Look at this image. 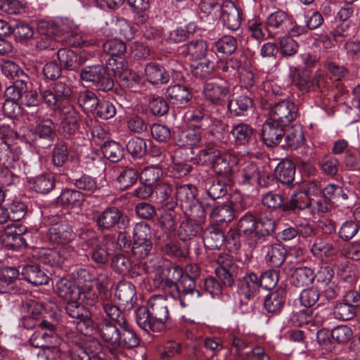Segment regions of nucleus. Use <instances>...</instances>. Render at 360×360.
I'll return each instance as SVG.
<instances>
[{
	"instance_id": "f257e3e1",
	"label": "nucleus",
	"mask_w": 360,
	"mask_h": 360,
	"mask_svg": "<svg viewBox=\"0 0 360 360\" xmlns=\"http://www.w3.org/2000/svg\"><path fill=\"white\" fill-rule=\"evenodd\" d=\"M103 310L113 323L106 319L96 323L95 334L107 344L110 354L119 359L124 349H131L139 345V338L129 326L125 314L111 303H104Z\"/></svg>"
},
{
	"instance_id": "f03ea898",
	"label": "nucleus",
	"mask_w": 360,
	"mask_h": 360,
	"mask_svg": "<svg viewBox=\"0 0 360 360\" xmlns=\"http://www.w3.org/2000/svg\"><path fill=\"white\" fill-rule=\"evenodd\" d=\"M167 271V276L162 279L161 287L173 298L178 300L182 307L200 297L201 294L195 289V281L189 275L184 274L182 269L172 266Z\"/></svg>"
},
{
	"instance_id": "7ed1b4c3",
	"label": "nucleus",
	"mask_w": 360,
	"mask_h": 360,
	"mask_svg": "<svg viewBox=\"0 0 360 360\" xmlns=\"http://www.w3.org/2000/svg\"><path fill=\"white\" fill-rule=\"evenodd\" d=\"M169 313L167 300L162 295H154L148 307H140L136 311L138 326L145 331L160 332L165 328Z\"/></svg>"
},
{
	"instance_id": "20e7f679",
	"label": "nucleus",
	"mask_w": 360,
	"mask_h": 360,
	"mask_svg": "<svg viewBox=\"0 0 360 360\" xmlns=\"http://www.w3.org/2000/svg\"><path fill=\"white\" fill-rule=\"evenodd\" d=\"M25 214V206L20 202H13L1 209V224L11 220L12 223L4 227L1 232V243L8 249L15 250L26 246V240L22 237L25 228L13 222L20 220Z\"/></svg>"
},
{
	"instance_id": "39448f33",
	"label": "nucleus",
	"mask_w": 360,
	"mask_h": 360,
	"mask_svg": "<svg viewBox=\"0 0 360 360\" xmlns=\"http://www.w3.org/2000/svg\"><path fill=\"white\" fill-rule=\"evenodd\" d=\"M80 246L84 251H90L92 261L97 264H105L110 259L109 242L99 240L93 233H82Z\"/></svg>"
},
{
	"instance_id": "423d86ee",
	"label": "nucleus",
	"mask_w": 360,
	"mask_h": 360,
	"mask_svg": "<svg viewBox=\"0 0 360 360\" xmlns=\"http://www.w3.org/2000/svg\"><path fill=\"white\" fill-rule=\"evenodd\" d=\"M65 310L70 318L76 321L77 328L82 333L95 334L96 323L92 320L91 311L86 307L72 300L67 302Z\"/></svg>"
},
{
	"instance_id": "0eeeda50",
	"label": "nucleus",
	"mask_w": 360,
	"mask_h": 360,
	"mask_svg": "<svg viewBox=\"0 0 360 360\" xmlns=\"http://www.w3.org/2000/svg\"><path fill=\"white\" fill-rule=\"evenodd\" d=\"M81 79L94 83L100 90L107 91L113 86L111 73L102 65H95L84 68L80 73Z\"/></svg>"
},
{
	"instance_id": "6e6552de",
	"label": "nucleus",
	"mask_w": 360,
	"mask_h": 360,
	"mask_svg": "<svg viewBox=\"0 0 360 360\" xmlns=\"http://www.w3.org/2000/svg\"><path fill=\"white\" fill-rule=\"evenodd\" d=\"M298 116V107L291 99L275 103L269 111V117L281 125L287 126Z\"/></svg>"
},
{
	"instance_id": "1a4fd4ad",
	"label": "nucleus",
	"mask_w": 360,
	"mask_h": 360,
	"mask_svg": "<svg viewBox=\"0 0 360 360\" xmlns=\"http://www.w3.org/2000/svg\"><path fill=\"white\" fill-rule=\"evenodd\" d=\"M289 75L292 82L300 89L308 90L311 87L322 88L326 83L325 75L321 70L316 71L314 77L309 79L304 73L301 75L298 72V69L296 67H290Z\"/></svg>"
},
{
	"instance_id": "9d476101",
	"label": "nucleus",
	"mask_w": 360,
	"mask_h": 360,
	"mask_svg": "<svg viewBox=\"0 0 360 360\" xmlns=\"http://www.w3.org/2000/svg\"><path fill=\"white\" fill-rule=\"evenodd\" d=\"M107 72L113 74L120 79L127 86L132 85L134 82H137L138 76L131 72L128 68L126 62L122 59L110 58L105 66Z\"/></svg>"
},
{
	"instance_id": "9b49d317",
	"label": "nucleus",
	"mask_w": 360,
	"mask_h": 360,
	"mask_svg": "<svg viewBox=\"0 0 360 360\" xmlns=\"http://www.w3.org/2000/svg\"><path fill=\"white\" fill-rule=\"evenodd\" d=\"M48 236L54 243L68 245L75 240L76 234L68 224L62 223L51 226L48 231Z\"/></svg>"
},
{
	"instance_id": "f8f14e48",
	"label": "nucleus",
	"mask_w": 360,
	"mask_h": 360,
	"mask_svg": "<svg viewBox=\"0 0 360 360\" xmlns=\"http://www.w3.org/2000/svg\"><path fill=\"white\" fill-rule=\"evenodd\" d=\"M259 283L256 274L252 272L246 274L238 284V292L240 297L248 300H254L258 295Z\"/></svg>"
},
{
	"instance_id": "ddd939ff",
	"label": "nucleus",
	"mask_w": 360,
	"mask_h": 360,
	"mask_svg": "<svg viewBox=\"0 0 360 360\" xmlns=\"http://www.w3.org/2000/svg\"><path fill=\"white\" fill-rule=\"evenodd\" d=\"M284 127L269 117L264 123L262 129V137L265 144L271 146L280 143L284 135Z\"/></svg>"
},
{
	"instance_id": "4468645a",
	"label": "nucleus",
	"mask_w": 360,
	"mask_h": 360,
	"mask_svg": "<svg viewBox=\"0 0 360 360\" xmlns=\"http://www.w3.org/2000/svg\"><path fill=\"white\" fill-rule=\"evenodd\" d=\"M60 119L64 133L71 134L77 130L80 116L79 112L72 105H65L61 108Z\"/></svg>"
},
{
	"instance_id": "2eb2a0df",
	"label": "nucleus",
	"mask_w": 360,
	"mask_h": 360,
	"mask_svg": "<svg viewBox=\"0 0 360 360\" xmlns=\"http://www.w3.org/2000/svg\"><path fill=\"white\" fill-rule=\"evenodd\" d=\"M165 96L173 104L184 107L188 104L193 94L188 86L176 84L167 89Z\"/></svg>"
},
{
	"instance_id": "dca6fc26",
	"label": "nucleus",
	"mask_w": 360,
	"mask_h": 360,
	"mask_svg": "<svg viewBox=\"0 0 360 360\" xmlns=\"http://www.w3.org/2000/svg\"><path fill=\"white\" fill-rule=\"evenodd\" d=\"M122 217L121 212L117 207L106 208L102 212H96L93 219L96 221L99 228L109 229L115 226Z\"/></svg>"
},
{
	"instance_id": "f3484780",
	"label": "nucleus",
	"mask_w": 360,
	"mask_h": 360,
	"mask_svg": "<svg viewBox=\"0 0 360 360\" xmlns=\"http://www.w3.org/2000/svg\"><path fill=\"white\" fill-rule=\"evenodd\" d=\"M229 90L217 83L210 82L205 84L202 95L204 99L210 104L219 105L227 96Z\"/></svg>"
},
{
	"instance_id": "a211bd4d",
	"label": "nucleus",
	"mask_w": 360,
	"mask_h": 360,
	"mask_svg": "<svg viewBox=\"0 0 360 360\" xmlns=\"http://www.w3.org/2000/svg\"><path fill=\"white\" fill-rule=\"evenodd\" d=\"M115 295L118 304L125 309H131L136 300L135 287L129 282L120 283L117 285Z\"/></svg>"
},
{
	"instance_id": "6ab92c4d",
	"label": "nucleus",
	"mask_w": 360,
	"mask_h": 360,
	"mask_svg": "<svg viewBox=\"0 0 360 360\" xmlns=\"http://www.w3.org/2000/svg\"><path fill=\"white\" fill-rule=\"evenodd\" d=\"M41 307L32 303L30 305V314L22 319V325L26 328H33L35 327L47 328L48 330L51 331L54 328V326L41 319V314L40 312Z\"/></svg>"
},
{
	"instance_id": "aec40b11",
	"label": "nucleus",
	"mask_w": 360,
	"mask_h": 360,
	"mask_svg": "<svg viewBox=\"0 0 360 360\" xmlns=\"http://www.w3.org/2000/svg\"><path fill=\"white\" fill-rule=\"evenodd\" d=\"M238 234L256 242L257 240V221L255 216L247 212L237 225Z\"/></svg>"
},
{
	"instance_id": "412c9836",
	"label": "nucleus",
	"mask_w": 360,
	"mask_h": 360,
	"mask_svg": "<svg viewBox=\"0 0 360 360\" xmlns=\"http://www.w3.org/2000/svg\"><path fill=\"white\" fill-rule=\"evenodd\" d=\"M47 328H40L37 330L30 337V343L36 348H44L50 349L53 347L54 349H58L55 345H52L53 340H56V337L53 336L54 328L48 332L46 331Z\"/></svg>"
},
{
	"instance_id": "4be33fe9",
	"label": "nucleus",
	"mask_w": 360,
	"mask_h": 360,
	"mask_svg": "<svg viewBox=\"0 0 360 360\" xmlns=\"http://www.w3.org/2000/svg\"><path fill=\"white\" fill-rule=\"evenodd\" d=\"M286 146L291 150H296L303 145L305 141L303 127L300 124L289 127L284 131Z\"/></svg>"
},
{
	"instance_id": "5701e85b",
	"label": "nucleus",
	"mask_w": 360,
	"mask_h": 360,
	"mask_svg": "<svg viewBox=\"0 0 360 360\" xmlns=\"http://www.w3.org/2000/svg\"><path fill=\"white\" fill-rule=\"evenodd\" d=\"M147 80L153 84H167L169 80V74L166 69L155 63H150L145 68Z\"/></svg>"
},
{
	"instance_id": "b1692460",
	"label": "nucleus",
	"mask_w": 360,
	"mask_h": 360,
	"mask_svg": "<svg viewBox=\"0 0 360 360\" xmlns=\"http://www.w3.org/2000/svg\"><path fill=\"white\" fill-rule=\"evenodd\" d=\"M202 186L205 191L203 196L205 200L210 198L212 201L224 196L226 193V187L224 182L212 178H207L202 183Z\"/></svg>"
},
{
	"instance_id": "393cba45",
	"label": "nucleus",
	"mask_w": 360,
	"mask_h": 360,
	"mask_svg": "<svg viewBox=\"0 0 360 360\" xmlns=\"http://www.w3.org/2000/svg\"><path fill=\"white\" fill-rule=\"evenodd\" d=\"M334 271L329 266H321L317 272V281L324 285V290L327 296L334 298L338 292L335 284L332 282Z\"/></svg>"
},
{
	"instance_id": "a878e982",
	"label": "nucleus",
	"mask_w": 360,
	"mask_h": 360,
	"mask_svg": "<svg viewBox=\"0 0 360 360\" xmlns=\"http://www.w3.org/2000/svg\"><path fill=\"white\" fill-rule=\"evenodd\" d=\"M266 261L273 266H278L285 261L287 250L280 244L266 245L263 248Z\"/></svg>"
},
{
	"instance_id": "bb28decb",
	"label": "nucleus",
	"mask_w": 360,
	"mask_h": 360,
	"mask_svg": "<svg viewBox=\"0 0 360 360\" xmlns=\"http://www.w3.org/2000/svg\"><path fill=\"white\" fill-rule=\"evenodd\" d=\"M239 181L244 186L261 184V175L258 166L254 162L246 163L240 172Z\"/></svg>"
},
{
	"instance_id": "cd10ccee",
	"label": "nucleus",
	"mask_w": 360,
	"mask_h": 360,
	"mask_svg": "<svg viewBox=\"0 0 360 360\" xmlns=\"http://www.w3.org/2000/svg\"><path fill=\"white\" fill-rule=\"evenodd\" d=\"M21 275L25 280L34 285H46L49 281V276L37 265L24 266Z\"/></svg>"
},
{
	"instance_id": "c85d7f7f",
	"label": "nucleus",
	"mask_w": 360,
	"mask_h": 360,
	"mask_svg": "<svg viewBox=\"0 0 360 360\" xmlns=\"http://www.w3.org/2000/svg\"><path fill=\"white\" fill-rule=\"evenodd\" d=\"M56 294L68 301L76 300L79 295V290L71 281L66 278L58 279L55 284Z\"/></svg>"
},
{
	"instance_id": "c756f323",
	"label": "nucleus",
	"mask_w": 360,
	"mask_h": 360,
	"mask_svg": "<svg viewBox=\"0 0 360 360\" xmlns=\"http://www.w3.org/2000/svg\"><path fill=\"white\" fill-rule=\"evenodd\" d=\"M276 172L279 181L289 185L294 181L295 166L290 160H283L278 164Z\"/></svg>"
},
{
	"instance_id": "7c9ffc66",
	"label": "nucleus",
	"mask_w": 360,
	"mask_h": 360,
	"mask_svg": "<svg viewBox=\"0 0 360 360\" xmlns=\"http://www.w3.org/2000/svg\"><path fill=\"white\" fill-rule=\"evenodd\" d=\"M314 278V271L307 266L295 269L291 274L290 283L292 285L300 288L311 283Z\"/></svg>"
},
{
	"instance_id": "2f4dec72",
	"label": "nucleus",
	"mask_w": 360,
	"mask_h": 360,
	"mask_svg": "<svg viewBox=\"0 0 360 360\" xmlns=\"http://www.w3.org/2000/svg\"><path fill=\"white\" fill-rule=\"evenodd\" d=\"M231 134L237 145H245L251 139L252 128L245 123L234 124L231 127Z\"/></svg>"
},
{
	"instance_id": "473e14b6",
	"label": "nucleus",
	"mask_w": 360,
	"mask_h": 360,
	"mask_svg": "<svg viewBox=\"0 0 360 360\" xmlns=\"http://www.w3.org/2000/svg\"><path fill=\"white\" fill-rule=\"evenodd\" d=\"M83 194L76 190L65 189L57 198L56 202L58 205L65 207H77L83 201Z\"/></svg>"
},
{
	"instance_id": "72a5a7b5",
	"label": "nucleus",
	"mask_w": 360,
	"mask_h": 360,
	"mask_svg": "<svg viewBox=\"0 0 360 360\" xmlns=\"http://www.w3.org/2000/svg\"><path fill=\"white\" fill-rule=\"evenodd\" d=\"M311 253L316 257L324 258L334 256L337 252L335 245L323 239H316L311 247Z\"/></svg>"
},
{
	"instance_id": "f704fd0d",
	"label": "nucleus",
	"mask_w": 360,
	"mask_h": 360,
	"mask_svg": "<svg viewBox=\"0 0 360 360\" xmlns=\"http://www.w3.org/2000/svg\"><path fill=\"white\" fill-rule=\"evenodd\" d=\"M196 188L191 184L179 186L176 188V198L181 202V206L186 208L196 202Z\"/></svg>"
},
{
	"instance_id": "c9c22d12",
	"label": "nucleus",
	"mask_w": 360,
	"mask_h": 360,
	"mask_svg": "<svg viewBox=\"0 0 360 360\" xmlns=\"http://www.w3.org/2000/svg\"><path fill=\"white\" fill-rule=\"evenodd\" d=\"M207 51V43L203 40L192 41L185 46L182 53L187 54L191 60H200L204 58Z\"/></svg>"
},
{
	"instance_id": "e433bc0d",
	"label": "nucleus",
	"mask_w": 360,
	"mask_h": 360,
	"mask_svg": "<svg viewBox=\"0 0 360 360\" xmlns=\"http://www.w3.org/2000/svg\"><path fill=\"white\" fill-rule=\"evenodd\" d=\"M211 217L217 224L230 222L234 218L233 209L230 204L218 206L213 209Z\"/></svg>"
},
{
	"instance_id": "4c0bfd02",
	"label": "nucleus",
	"mask_w": 360,
	"mask_h": 360,
	"mask_svg": "<svg viewBox=\"0 0 360 360\" xmlns=\"http://www.w3.org/2000/svg\"><path fill=\"white\" fill-rule=\"evenodd\" d=\"M285 304L283 292L274 291L269 294L264 302L266 311L269 313H277Z\"/></svg>"
},
{
	"instance_id": "58836bf2",
	"label": "nucleus",
	"mask_w": 360,
	"mask_h": 360,
	"mask_svg": "<svg viewBox=\"0 0 360 360\" xmlns=\"http://www.w3.org/2000/svg\"><path fill=\"white\" fill-rule=\"evenodd\" d=\"M172 191L171 186L165 183L158 184L155 190L158 202L169 210L175 206V202L171 197Z\"/></svg>"
},
{
	"instance_id": "ea45409f",
	"label": "nucleus",
	"mask_w": 360,
	"mask_h": 360,
	"mask_svg": "<svg viewBox=\"0 0 360 360\" xmlns=\"http://www.w3.org/2000/svg\"><path fill=\"white\" fill-rule=\"evenodd\" d=\"M139 177L138 172L132 167L124 168L117 178V182L120 189H127L135 184Z\"/></svg>"
},
{
	"instance_id": "a19ab883",
	"label": "nucleus",
	"mask_w": 360,
	"mask_h": 360,
	"mask_svg": "<svg viewBox=\"0 0 360 360\" xmlns=\"http://www.w3.org/2000/svg\"><path fill=\"white\" fill-rule=\"evenodd\" d=\"M251 105V99L247 96L242 95L231 100L229 102L228 108L235 115H243Z\"/></svg>"
},
{
	"instance_id": "79ce46f5",
	"label": "nucleus",
	"mask_w": 360,
	"mask_h": 360,
	"mask_svg": "<svg viewBox=\"0 0 360 360\" xmlns=\"http://www.w3.org/2000/svg\"><path fill=\"white\" fill-rule=\"evenodd\" d=\"M55 185L53 177L47 174H42L36 176L33 181L34 189L40 193L46 194L50 192Z\"/></svg>"
},
{
	"instance_id": "37998d69",
	"label": "nucleus",
	"mask_w": 360,
	"mask_h": 360,
	"mask_svg": "<svg viewBox=\"0 0 360 360\" xmlns=\"http://www.w3.org/2000/svg\"><path fill=\"white\" fill-rule=\"evenodd\" d=\"M127 2L134 13L135 20L140 22L148 20L149 16L146 11L149 8V0H127Z\"/></svg>"
},
{
	"instance_id": "c03bdc74",
	"label": "nucleus",
	"mask_w": 360,
	"mask_h": 360,
	"mask_svg": "<svg viewBox=\"0 0 360 360\" xmlns=\"http://www.w3.org/2000/svg\"><path fill=\"white\" fill-rule=\"evenodd\" d=\"M19 276V271L14 267L1 269V294L13 289V282Z\"/></svg>"
},
{
	"instance_id": "a18cd8bd",
	"label": "nucleus",
	"mask_w": 360,
	"mask_h": 360,
	"mask_svg": "<svg viewBox=\"0 0 360 360\" xmlns=\"http://www.w3.org/2000/svg\"><path fill=\"white\" fill-rule=\"evenodd\" d=\"M96 94L90 91H82L78 97V103L86 112H94L99 103Z\"/></svg>"
},
{
	"instance_id": "49530a36",
	"label": "nucleus",
	"mask_w": 360,
	"mask_h": 360,
	"mask_svg": "<svg viewBox=\"0 0 360 360\" xmlns=\"http://www.w3.org/2000/svg\"><path fill=\"white\" fill-rule=\"evenodd\" d=\"M337 275L342 281L352 283L356 279L355 266L348 260L342 261L338 265Z\"/></svg>"
},
{
	"instance_id": "de8ad7c7",
	"label": "nucleus",
	"mask_w": 360,
	"mask_h": 360,
	"mask_svg": "<svg viewBox=\"0 0 360 360\" xmlns=\"http://www.w3.org/2000/svg\"><path fill=\"white\" fill-rule=\"evenodd\" d=\"M212 167L214 172L219 175L228 176L231 173L230 157L226 154L219 152V156L214 159Z\"/></svg>"
},
{
	"instance_id": "09e8293b",
	"label": "nucleus",
	"mask_w": 360,
	"mask_h": 360,
	"mask_svg": "<svg viewBox=\"0 0 360 360\" xmlns=\"http://www.w3.org/2000/svg\"><path fill=\"white\" fill-rule=\"evenodd\" d=\"M58 59L65 69L72 70L77 68V57L75 51L62 49L58 53Z\"/></svg>"
},
{
	"instance_id": "8fccbe9b",
	"label": "nucleus",
	"mask_w": 360,
	"mask_h": 360,
	"mask_svg": "<svg viewBox=\"0 0 360 360\" xmlns=\"http://www.w3.org/2000/svg\"><path fill=\"white\" fill-rule=\"evenodd\" d=\"M224 238L223 232L218 229H214L205 233L203 242L207 248L214 250L218 249L222 245Z\"/></svg>"
},
{
	"instance_id": "3c124183",
	"label": "nucleus",
	"mask_w": 360,
	"mask_h": 360,
	"mask_svg": "<svg viewBox=\"0 0 360 360\" xmlns=\"http://www.w3.org/2000/svg\"><path fill=\"white\" fill-rule=\"evenodd\" d=\"M333 314L336 319L347 321L352 319L356 314V308L347 304L345 302L337 303L333 310Z\"/></svg>"
},
{
	"instance_id": "603ef678",
	"label": "nucleus",
	"mask_w": 360,
	"mask_h": 360,
	"mask_svg": "<svg viewBox=\"0 0 360 360\" xmlns=\"http://www.w3.org/2000/svg\"><path fill=\"white\" fill-rule=\"evenodd\" d=\"M127 150L131 156L141 158L147 150L146 141L140 137H134L128 141Z\"/></svg>"
},
{
	"instance_id": "864d4df0",
	"label": "nucleus",
	"mask_w": 360,
	"mask_h": 360,
	"mask_svg": "<svg viewBox=\"0 0 360 360\" xmlns=\"http://www.w3.org/2000/svg\"><path fill=\"white\" fill-rule=\"evenodd\" d=\"M11 84L6 87L5 90L4 96L6 98L17 101L25 91L26 83L20 79H16L15 81L11 82Z\"/></svg>"
},
{
	"instance_id": "5fc2aeb1",
	"label": "nucleus",
	"mask_w": 360,
	"mask_h": 360,
	"mask_svg": "<svg viewBox=\"0 0 360 360\" xmlns=\"http://www.w3.org/2000/svg\"><path fill=\"white\" fill-rule=\"evenodd\" d=\"M319 297V290L315 287L304 289L300 293L301 304L308 308L314 306L318 302Z\"/></svg>"
},
{
	"instance_id": "6e6d98bb",
	"label": "nucleus",
	"mask_w": 360,
	"mask_h": 360,
	"mask_svg": "<svg viewBox=\"0 0 360 360\" xmlns=\"http://www.w3.org/2000/svg\"><path fill=\"white\" fill-rule=\"evenodd\" d=\"M103 155L113 162H118L122 157L121 146L115 141L105 143L102 148Z\"/></svg>"
},
{
	"instance_id": "4d7b16f0",
	"label": "nucleus",
	"mask_w": 360,
	"mask_h": 360,
	"mask_svg": "<svg viewBox=\"0 0 360 360\" xmlns=\"http://www.w3.org/2000/svg\"><path fill=\"white\" fill-rule=\"evenodd\" d=\"M162 176V170L157 167H148L140 174V180L142 184H146L151 186L157 182Z\"/></svg>"
},
{
	"instance_id": "13d9d810",
	"label": "nucleus",
	"mask_w": 360,
	"mask_h": 360,
	"mask_svg": "<svg viewBox=\"0 0 360 360\" xmlns=\"http://www.w3.org/2000/svg\"><path fill=\"white\" fill-rule=\"evenodd\" d=\"M219 150L212 146H207L200 150L195 157L196 163L200 165H212L215 158L219 156Z\"/></svg>"
},
{
	"instance_id": "bf43d9fd",
	"label": "nucleus",
	"mask_w": 360,
	"mask_h": 360,
	"mask_svg": "<svg viewBox=\"0 0 360 360\" xmlns=\"http://www.w3.org/2000/svg\"><path fill=\"white\" fill-rule=\"evenodd\" d=\"M195 31V24H182L170 33V39L174 42L184 41Z\"/></svg>"
},
{
	"instance_id": "052dcab7",
	"label": "nucleus",
	"mask_w": 360,
	"mask_h": 360,
	"mask_svg": "<svg viewBox=\"0 0 360 360\" xmlns=\"http://www.w3.org/2000/svg\"><path fill=\"white\" fill-rule=\"evenodd\" d=\"M103 47L104 51L112 56L122 55L127 50L125 44L122 40L117 39L107 40L103 43Z\"/></svg>"
},
{
	"instance_id": "680f3d73",
	"label": "nucleus",
	"mask_w": 360,
	"mask_h": 360,
	"mask_svg": "<svg viewBox=\"0 0 360 360\" xmlns=\"http://www.w3.org/2000/svg\"><path fill=\"white\" fill-rule=\"evenodd\" d=\"M208 117L204 112L202 108H198L193 110L187 117L189 127L201 129L204 127L205 122H207Z\"/></svg>"
},
{
	"instance_id": "e2e57ef3",
	"label": "nucleus",
	"mask_w": 360,
	"mask_h": 360,
	"mask_svg": "<svg viewBox=\"0 0 360 360\" xmlns=\"http://www.w3.org/2000/svg\"><path fill=\"white\" fill-rule=\"evenodd\" d=\"M215 46L223 54H232L237 48V42L233 37L224 36L216 42Z\"/></svg>"
},
{
	"instance_id": "0e129e2a",
	"label": "nucleus",
	"mask_w": 360,
	"mask_h": 360,
	"mask_svg": "<svg viewBox=\"0 0 360 360\" xmlns=\"http://www.w3.org/2000/svg\"><path fill=\"white\" fill-rule=\"evenodd\" d=\"M37 257L40 262L50 266L59 265L57 248H41L38 252Z\"/></svg>"
},
{
	"instance_id": "69168bd1",
	"label": "nucleus",
	"mask_w": 360,
	"mask_h": 360,
	"mask_svg": "<svg viewBox=\"0 0 360 360\" xmlns=\"http://www.w3.org/2000/svg\"><path fill=\"white\" fill-rule=\"evenodd\" d=\"M133 237L134 241H151L150 227L146 222L136 224L134 227Z\"/></svg>"
},
{
	"instance_id": "338daca9",
	"label": "nucleus",
	"mask_w": 360,
	"mask_h": 360,
	"mask_svg": "<svg viewBox=\"0 0 360 360\" xmlns=\"http://www.w3.org/2000/svg\"><path fill=\"white\" fill-rule=\"evenodd\" d=\"M200 129L194 127H189L188 129L182 132L180 136V141H182L183 145L194 146L198 145L201 141V133Z\"/></svg>"
},
{
	"instance_id": "774afa93",
	"label": "nucleus",
	"mask_w": 360,
	"mask_h": 360,
	"mask_svg": "<svg viewBox=\"0 0 360 360\" xmlns=\"http://www.w3.org/2000/svg\"><path fill=\"white\" fill-rule=\"evenodd\" d=\"M94 113L101 119L108 120L113 117L116 114L115 105L107 101H100Z\"/></svg>"
}]
</instances>
